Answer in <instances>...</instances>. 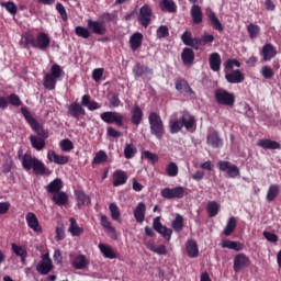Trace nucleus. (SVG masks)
Instances as JSON below:
<instances>
[{
  "instance_id": "27",
  "label": "nucleus",
  "mask_w": 281,
  "mask_h": 281,
  "mask_svg": "<svg viewBox=\"0 0 281 281\" xmlns=\"http://www.w3.org/2000/svg\"><path fill=\"white\" fill-rule=\"evenodd\" d=\"M144 42V34L136 32L130 37V47L132 52H137L139 47H142V43Z\"/></svg>"
},
{
  "instance_id": "56",
  "label": "nucleus",
  "mask_w": 281,
  "mask_h": 281,
  "mask_svg": "<svg viewBox=\"0 0 281 281\" xmlns=\"http://www.w3.org/2000/svg\"><path fill=\"white\" fill-rule=\"evenodd\" d=\"M262 78H265L266 80H271V78H273V76H276V72H273V68L269 67V66H263L261 68L260 71Z\"/></svg>"
},
{
  "instance_id": "36",
  "label": "nucleus",
  "mask_w": 281,
  "mask_h": 281,
  "mask_svg": "<svg viewBox=\"0 0 281 281\" xmlns=\"http://www.w3.org/2000/svg\"><path fill=\"white\" fill-rule=\"evenodd\" d=\"M71 265L75 269H86V267H89V260L85 255H78L72 259Z\"/></svg>"
},
{
  "instance_id": "19",
  "label": "nucleus",
  "mask_w": 281,
  "mask_h": 281,
  "mask_svg": "<svg viewBox=\"0 0 281 281\" xmlns=\"http://www.w3.org/2000/svg\"><path fill=\"white\" fill-rule=\"evenodd\" d=\"M68 115L75 120H80L81 115H87V111L78 102H71L68 105Z\"/></svg>"
},
{
  "instance_id": "16",
  "label": "nucleus",
  "mask_w": 281,
  "mask_h": 281,
  "mask_svg": "<svg viewBox=\"0 0 281 281\" xmlns=\"http://www.w3.org/2000/svg\"><path fill=\"white\" fill-rule=\"evenodd\" d=\"M100 221L104 232L110 234V238H112V240H117V229H115L111 221H109V217L106 215H101Z\"/></svg>"
},
{
  "instance_id": "64",
  "label": "nucleus",
  "mask_w": 281,
  "mask_h": 281,
  "mask_svg": "<svg viewBox=\"0 0 281 281\" xmlns=\"http://www.w3.org/2000/svg\"><path fill=\"white\" fill-rule=\"evenodd\" d=\"M102 76H104V68H95L92 71V79L94 82H100L102 80Z\"/></svg>"
},
{
  "instance_id": "33",
  "label": "nucleus",
  "mask_w": 281,
  "mask_h": 281,
  "mask_svg": "<svg viewBox=\"0 0 281 281\" xmlns=\"http://www.w3.org/2000/svg\"><path fill=\"white\" fill-rule=\"evenodd\" d=\"M186 251L189 258H199V244L194 239H189L186 244Z\"/></svg>"
},
{
  "instance_id": "23",
  "label": "nucleus",
  "mask_w": 281,
  "mask_h": 281,
  "mask_svg": "<svg viewBox=\"0 0 281 281\" xmlns=\"http://www.w3.org/2000/svg\"><path fill=\"white\" fill-rule=\"evenodd\" d=\"M47 159L50 164H56L57 166H65V164L69 162V158L67 156H60L54 150H48Z\"/></svg>"
},
{
  "instance_id": "55",
  "label": "nucleus",
  "mask_w": 281,
  "mask_h": 281,
  "mask_svg": "<svg viewBox=\"0 0 281 281\" xmlns=\"http://www.w3.org/2000/svg\"><path fill=\"white\" fill-rule=\"evenodd\" d=\"M100 19H103V21H105V23H117V13L103 12L100 15Z\"/></svg>"
},
{
  "instance_id": "6",
  "label": "nucleus",
  "mask_w": 281,
  "mask_h": 281,
  "mask_svg": "<svg viewBox=\"0 0 281 281\" xmlns=\"http://www.w3.org/2000/svg\"><path fill=\"white\" fill-rule=\"evenodd\" d=\"M148 122L151 135H155L157 139H161L164 137V121L161 120V116L156 112H150Z\"/></svg>"
},
{
  "instance_id": "34",
  "label": "nucleus",
  "mask_w": 281,
  "mask_h": 281,
  "mask_svg": "<svg viewBox=\"0 0 281 281\" xmlns=\"http://www.w3.org/2000/svg\"><path fill=\"white\" fill-rule=\"evenodd\" d=\"M159 8L162 12H169L170 14H175V12H177V3L172 0H161Z\"/></svg>"
},
{
  "instance_id": "59",
  "label": "nucleus",
  "mask_w": 281,
  "mask_h": 281,
  "mask_svg": "<svg viewBox=\"0 0 281 281\" xmlns=\"http://www.w3.org/2000/svg\"><path fill=\"white\" fill-rule=\"evenodd\" d=\"M1 7L4 8V10H7V12H9L10 14H16L18 12V7L14 2L9 1V2H1Z\"/></svg>"
},
{
  "instance_id": "50",
  "label": "nucleus",
  "mask_w": 281,
  "mask_h": 281,
  "mask_svg": "<svg viewBox=\"0 0 281 281\" xmlns=\"http://www.w3.org/2000/svg\"><path fill=\"white\" fill-rule=\"evenodd\" d=\"M247 32H248L249 38H251V41H254V38H258V36H260V27L254 23H250L247 26Z\"/></svg>"
},
{
  "instance_id": "26",
  "label": "nucleus",
  "mask_w": 281,
  "mask_h": 281,
  "mask_svg": "<svg viewBox=\"0 0 281 281\" xmlns=\"http://www.w3.org/2000/svg\"><path fill=\"white\" fill-rule=\"evenodd\" d=\"M222 249H233L234 251H243L245 244L229 239H223L221 244Z\"/></svg>"
},
{
  "instance_id": "63",
  "label": "nucleus",
  "mask_w": 281,
  "mask_h": 281,
  "mask_svg": "<svg viewBox=\"0 0 281 281\" xmlns=\"http://www.w3.org/2000/svg\"><path fill=\"white\" fill-rule=\"evenodd\" d=\"M143 157L151 161V164H157V161H159V156H157V154H153L150 150L143 151Z\"/></svg>"
},
{
  "instance_id": "24",
  "label": "nucleus",
  "mask_w": 281,
  "mask_h": 281,
  "mask_svg": "<svg viewBox=\"0 0 281 281\" xmlns=\"http://www.w3.org/2000/svg\"><path fill=\"white\" fill-rule=\"evenodd\" d=\"M190 14L194 25H201L203 23V9L199 4L191 7Z\"/></svg>"
},
{
  "instance_id": "11",
  "label": "nucleus",
  "mask_w": 281,
  "mask_h": 281,
  "mask_svg": "<svg viewBox=\"0 0 281 281\" xmlns=\"http://www.w3.org/2000/svg\"><path fill=\"white\" fill-rule=\"evenodd\" d=\"M153 19H155V15H153V8L148 4H144L139 9L138 22L143 27H148V25L153 23Z\"/></svg>"
},
{
  "instance_id": "15",
  "label": "nucleus",
  "mask_w": 281,
  "mask_h": 281,
  "mask_svg": "<svg viewBox=\"0 0 281 281\" xmlns=\"http://www.w3.org/2000/svg\"><path fill=\"white\" fill-rule=\"evenodd\" d=\"M249 265H251L249 257H247L245 254H238L234 258L233 269L235 273H240V271H243L245 267H249Z\"/></svg>"
},
{
  "instance_id": "61",
  "label": "nucleus",
  "mask_w": 281,
  "mask_h": 281,
  "mask_svg": "<svg viewBox=\"0 0 281 281\" xmlns=\"http://www.w3.org/2000/svg\"><path fill=\"white\" fill-rule=\"evenodd\" d=\"M60 148L64 153H69L74 150V143L69 138H66L60 142Z\"/></svg>"
},
{
  "instance_id": "28",
  "label": "nucleus",
  "mask_w": 281,
  "mask_h": 281,
  "mask_svg": "<svg viewBox=\"0 0 281 281\" xmlns=\"http://www.w3.org/2000/svg\"><path fill=\"white\" fill-rule=\"evenodd\" d=\"M223 60L221 59V54L212 53L209 58L210 68L212 71H221V65Z\"/></svg>"
},
{
  "instance_id": "17",
  "label": "nucleus",
  "mask_w": 281,
  "mask_h": 281,
  "mask_svg": "<svg viewBox=\"0 0 281 281\" xmlns=\"http://www.w3.org/2000/svg\"><path fill=\"white\" fill-rule=\"evenodd\" d=\"M131 122L134 126H139L144 120V110L139 106V104H134L131 111Z\"/></svg>"
},
{
  "instance_id": "58",
  "label": "nucleus",
  "mask_w": 281,
  "mask_h": 281,
  "mask_svg": "<svg viewBox=\"0 0 281 281\" xmlns=\"http://www.w3.org/2000/svg\"><path fill=\"white\" fill-rule=\"evenodd\" d=\"M63 74H65V71L63 70L60 65L54 64L50 67V74L49 75L53 76V78H56L58 80V78H60V76H63Z\"/></svg>"
},
{
  "instance_id": "62",
  "label": "nucleus",
  "mask_w": 281,
  "mask_h": 281,
  "mask_svg": "<svg viewBox=\"0 0 281 281\" xmlns=\"http://www.w3.org/2000/svg\"><path fill=\"white\" fill-rule=\"evenodd\" d=\"M9 104H12V106H21L23 102H21V98H19V94L12 93L8 97Z\"/></svg>"
},
{
  "instance_id": "7",
  "label": "nucleus",
  "mask_w": 281,
  "mask_h": 281,
  "mask_svg": "<svg viewBox=\"0 0 281 281\" xmlns=\"http://www.w3.org/2000/svg\"><path fill=\"white\" fill-rule=\"evenodd\" d=\"M215 102L222 106H234L236 104V95L225 89H217L214 92Z\"/></svg>"
},
{
  "instance_id": "53",
  "label": "nucleus",
  "mask_w": 281,
  "mask_h": 281,
  "mask_svg": "<svg viewBox=\"0 0 281 281\" xmlns=\"http://www.w3.org/2000/svg\"><path fill=\"white\" fill-rule=\"evenodd\" d=\"M166 172L168 177H177V175H179V166H177V162H169L166 167Z\"/></svg>"
},
{
  "instance_id": "8",
  "label": "nucleus",
  "mask_w": 281,
  "mask_h": 281,
  "mask_svg": "<svg viewBox=\"0 0 281 281\" xmlns=\"http://www.w3.org/2000/svg\"><path fill=\"white\" fill-rule=\"evenodd\" d=\"M188 192V188L186 187H175V188H165L161 190L160 194L162 199H168L172 201V199H183Z\"/></svg>"
},
{
  "instance_id": "31",
  "label": "nucleus",
  "mask_w": 281,
  "mask_h": 281,
  "mask_svg": "<svg viewBox=\"0 0 281 281\" xmlns=\"http://www.w3.org/2000/svg\"><path fill=\"white\" fill-rule=\"evenodd\" d=\"M257 146L265 148L266 150H279L281 148L280 143L271 139H259Z\"/></svg>"
},
{
  "instance_id": "57",
  "label": "nucleus",
  "mask_w": 281,
  "mask_h": 281,
  "mask_svg": "<svg viewBox=\"0 0 281 281\" xmlns=\"http://www.w3.org/2000/svg\"><path fill=\"white\" fill-rule=\"evenodd\" d=\"M108 159L109 155H106V151L99 150L93 158V164H104Z\"/></svg>"
},
{
  "instance_id": "38",
  "label": "nucleus",
  "mask_w": 281,
  "mask_h": 281,
  "mask_svg": "<svg viewBox=\"0 0 281 281\" xmlns=\"http://www.w3.org/2000/svg\"><path fill=\"white\" fill-rule=\"evenodd\" d=\"M52 201L55 203V205H67L68 201H69V195H67V193L59 191L57 193H54Z\"/></svg>"
},
{
  "instance_id": "41",
  "label": "nucleus",
  "mask_w": 281,
  "mask_h": 281,
  "mask_svg": "<svg viewBox=\"0 0 281 281\" xmlns=\"http://www.w3.org/2000/svg\"><path fill=\"white\" fill-rule=\"evenodd\" d=\"M46 190H47V192H49V194H56V193L60 192V190H63V180H60L59 178L53 180L46 187Z\"/></svg>"
},
{
  "instance_id": "46",
  "label": "nucleus",
  "mask_w": 281,
  "mask_h": 281,
  "mask_svg": "<svg viewBox=\"0 0 281 281\" xmlns=\"http://www.w3.org/2000/svg\"><path fill=\"white\" fill-rule=\"evenodd\" d=\"M137 155V147L133 143H126L124 146L125 159H133Z\"/></svg>"
},
{
  "instance_id": "10",
  "label": "nucleus",
  "mask_w": 281,
  "mask_h": 281,
  "mask_svg": "<svg viewBox=\"0 0 281 281\" xmlns=\"http://www.w3.org/2000/svg\"><path fill=\"white\" fill-rule=\"evenodd\" d=\"M217 168L221 172H226L231 179H236V177H240V169L238 166L233 165L227 160H220L217 162Z\"/></svg>"
},
{
  "instance_id": "22",
  "label": "nucleus",
  "mask_w": 281,
  "mask_h": 281,
  "mask_svg": "<svg viewBox=\"0 0 281 281\" xmlns=\"http://www.w3.org/2000/svg\"><path fill=\"white\" fill-rule=\"evenodd\" d=\"M260 54L263 57L265 63H268V60H271L272 58H276V56H278V49L276 48V46H273V44L268 43L263 45Z\"/></svg>"
},
{
  "instance_id": "49",
  "label": "nucleus",
  "mask_w": 281,
  "mask_h": 281,
  "mask_svg": "<svg viewBox=\"0 0 281 281\" xmlns=\"http://www.w3.org/2000/svg\"><path fill=\"white\" fill-rule=\"evenodd\" d=\"M218 210H220L218 202L216 201L209 202L206 206V211L210 218H214V216L218 214Z\"/></svg>"
},
{
  "instance_id": "52",
  "label": "nucleus",
  "mask_w": 281,
  "mask_h": 281,
  "mask_svg": "<svg viewBox=\"0 0 281 281\" xmlns=\"http://www.w3.org/2000/svg\"><path fill=\"white\" fill-rule=\"evenodd\" d=\"M172 229L175 232H182L183 231V216L180 214L176 215V218L171 222Z\"/></svg>"
},
{
  "instance_id": "39",
  "label": "nucleus",
  "mask_w": 281,
  "mask_h": 281,
  "mask_svg": "<svg viewBox=\"0 0 281 281\" xmlns=\"http://www.w3.org/2000/svg\"><path fill=\"white\" fill-rule=\"evenodd\" d=\"M278 194H280V186L279 184H271L268 188L267 195H266V201H268V203H273V200L278 199Z\"/></svg>"
},
{
  "instance_id": "42",
  "label": "nucleus",
  "mask_w": 281,
  "mask_h": 281,
  "mask_svg": "<svg viewBox=\"0 0 281 281\" xmlns=\"http://www.w3.org/2000/svg\"><path fill=\"white\" fill-rule=\"evenodd\" d=\"M69 223L70 226L68 228V232L71 234V236H81L85 229L78 226V222H76V218L70 217Z\"/></svg>"
},
{
  "instance_id": "60",
  "label": "nucleus",
  "mask_w": 281,
  "mask_h": 281,
  "mask_svg": "<svg viewBox=\"0 0 281 281\" xmlns=\"http://www.w3.org/2000/svg\"><path fill=\"white\" fill-rule=\"evenodd\" d=\"M11 249L19 258L22 256H27V250L23 246L11 244Z\"/></svg>"
},
{
  "instance_id": "4",
  "label": "nucleus",
  "mask_w": 281,
  "mask_h": 281,
  "mask_svg": "<svg viewBox=\"0 0 281 281\" xmlns=\"http://www.w3.org/2000/svg\"><path fill=\"white\" fill-rule=\"evenodd\" d=\"M194 124H196V120L190 112H182V115L180 116L179 120H176L171 123L170 125V133L171 135H176V133H179L181 128H184L187 131H192L194 128Z\"/></svg>"
},
{
  "instance_id": "37",
  "label": "nucleus",
  "mask_w": 281,
  "mask_h": 281,
  "mask_svg": "<svg viewBox=\"0 0 281 281\" xmlns=\"http://www.w3.org/2000/svg\"><path fill=\"white\" fill-rule=\"evenodd\" d=\"M29 139L31 142L32 148H34L35 150H40L41 151L46 146L45 138H43V137L31 135L29 137Z\"/></svg>"
},
{
  "instance_id": "13",
  "label": "nucleus",
  "mask_w": 281,
  "mask_h": 281,
  "mask_svg": "<svg viewBox=\"0 0 281 281\" xmlns=\"http://www.w3.org/2000/svg\"><path fill=\"white\" fill-rule=\"evenodd\" d=\"M54 270V263L52 262V258H49V254L42 255L41 262L36 266V271L41 273V276H47Z\"/></svg>"
},
{
  "instance_id": "48",
  "label": "nucleus",
  "mask_w": 281,
  "mask_h": 281,
  "mask_svg": "<svg viewBox=\"0 0 281 281\" xmlns=\"http://www.w3.org/2000/svg\"><path fill=\"white\" fill-rule=\"evenodd\" d=\"M110 108L117 109L122 104V101L120 100V92H113L108 97Z\"/></svg>"
},
{
  "instance_id": "45",
  "label": "nucleus",
  "mask_w": 281,
  "mask_h": 281,
  "mask_svg": "<svg viewBox=\"0 0 281 281\" xmlns=\"http://www.w3.org/2000/svg\"><path fill=\"white\" fill-rule=\"evenodd\" d=\"M236 217L232 216L228 218L227 224L223 231L224 236H232V234H234V232L236 231Z\"/></svg>"
},
{
  "instance_id": "12",
  "label": "nucleus",
  "mask_w": 281,
  "mask_h": 281,
  "mask_svg": "<svg viewBox=\"0 0 281 281\" xmlns=\"http://www.w3.org/2000/svg\"><path fill=\"white\" fill-rule=\"evenodd\" d=\"M135 79L137 78H148L150 80L153 76L155 75V71L153 68L142 64V63H136L135 66L132 69Z\"/></svg>"
},
{
  "instance_id": "30",
  "label": "nucleus",
  "mask_w": 281,
  "mask_h": 281,
  "mask_svg": "<svg viewBox=\"0 0 281 281\" xmlns=\"http://www.w3.org/2000/svg\"><path fill=\"white\" fill-rule=\"evenodd\" d=\"M206 142L212 148H221L223 146V139L218 136V132L213 131L207 135Z\"/></svg>"
},
{
  "instance_id": "9",
  "label": "nucleus",
  "mask_w": 281,
  "mask_h": 281,
  "mask_svg": "<svg viewBox=\"0 0 281 281\" xmlns=\"http://www.w3.org/2000/svg\"><path fill=\"white\" fill-rule=\"evenodd\" d=\"M100 117L102 122H105V124H115L119 128L124 126V116L117 112H103L101 113Z\"/></svg>"
},
{
  "instance_id": "40",
  "label": "nucleus",
  "mask_w": 281,
  "mask_h": 281,
  "mask_svg": "<svg viewBox=\"0 0 281 281\" xmlns=\"http://www.w3.org/2000/svg\"><path fill=\"white\" fill-rule=\"evenodd\" d=\"M207 21H210L211 25H213V27L217 32H223V24L221 23V20H218V16H216V13H214V11H210L207 13Z\"/></svg>"
},
{
  "instance_id": "43",
  "label": "nucleus",
  "mask_w": 281,
  "mask_h": 281,
  "mask_svg": "<svg viewBox=\"0 0 281 281\" xmlns=\"http://www.w3.org/2000/svg\"><path fill=\"white\" fill-rule=\"evenodd\" d=\"M56 82H58V79L53 77L50 74H46L44 76V89H48V91H54V89H56Z\"/></svg>"
},
{
  "instance_id": "3",
  "label": "nucleus",
  "mask_w": 281,
  "mask_h": 281,
  "mask_svg": "<svg viewBox=\"0 0 281 281\" xmlns=\"http://www.w3.org/2000/svg\"><path fill=\"white\" fill-rule=\"evenodd\" d=\"M22 168L24 170H33L34 175L40 177H45V175L49 176L52 172L47 167H45V164L41 161L36 157H32L30 154H24L22 158Z\"/></svg>"
},
{
  "instance_id": "47",
  "label": "nucleus",
  "mask_w": 281,
  "mask_h": 281,
  "mask_svg": "<svg viewBox=\"0 0 281 281\" xmlns=\"http://www.w3.org/2000/svg\"><path fill=\"white\" fill-rule=\"evenodd\" d=\"M109 210H110V216L112 218V221H116L117 223H122V213H120V207H117V204L115 203H111L109 205Z\"/></svg>"
},
{
  "instance_id": "54",
  "label": "nucleus",
  "mask_w": 281,
  "mask_h": 281,
  "mask_svg": "<svg viewBox=\"0 0 281 281\" xmlns=\"http://www.w3.org/2000/svg\"><path fill=\"white\" fill-rule=\"evenodd\" d=\"M156 36L159 40L168 38V36H170V30L167 25H160L156 31Z\"/></svg>"
},
{
  "instance_id": "21",
  "label": "nucleus",
  "mask_w": 281,
  "mask_h": 281,
  "mask_svg": "<svg viewBox=\"0 0 281 281\" xmlns=\"http://www.w3.org/2000/svg\"><path fill=\"white\" fill-rule=\"evenodd\" d=\"M175 87L179 91V93H186V95H194V90H192V87H190V83H188V80L183 78L176 79Z\"/></svg>"
},
{
  "instance_id": "32",
  "label": "nucleus",
  "mask_w": 281,
  "mask_h": 281,
  "mask_svg": "<svg viewBox=\"0 0 281 281\" xmlns=\"http://www.w3.org/2000/svg\"><path fill=\"white\" fill-rule=\"evenodd\" d=\"M181 60L183 65L190 66L194 64V50L190 47H186L181 53Z\"/></svg>"
},
{
  "instance_id": "14",
  "label": "nucleus",
  "mask_w": 281,
  "mask_h": 281,
  "mask_svg": "<svg viewBox=\"0 0 281 281\" xmlns=\"http://www.w3.org/2000/svg\"><path fill=\"white\" fill-rule=\"evenodd\" d=\"M50 45L52 38H49V34L45 32L37 33L35 37V49H40L41 52H47Z\"/></svg>"
},
{
  "instance_id": "5",
  "label": "nucleus",
  "mask_w": 281,
  "mask_h": 281,
  "mask_svg": "<svg viewBox=\"0 0 281 281\" xmlns=\"http://www.w3.org/2000/svg\"><path fill=\"white\" fill-rule=\"evenodd\" d=\"M21 113L24 117V120L27 122V124L31 126L32 131H34L40 137H44V139H47L49 135L47 134V131L41 126V123L32 116V113L27 108H21Z\"/></svg>"
},
{
  "instance_id": "25",
  "label": "nucleus",
  "mask_w": 281,
  "mask_h": 281,
  "mask_svg": "<svg viewBox=\"0 0 281 281\" xmlns=\"http://www.w3.org/2000/svg\"><path fill=\"white\" fill-rule=\"evenodd\" d=\"M128 181V175L125 171L120 169L113 172V186L114 188H119V186H124Z\"/></svg>"
},
{
  "instance_id": "18",
  "label": "nucleus",
  "mask_w": 281,
  "mask_h": 281,
  "mask_svg": "<svg viewBox=\"0 0 281 281\" xmlns=\"http://www.w3.org/2000/svg\"><path fill=\"white\" fill-rule=\"evenodd\" d=\"M225 80L229 82V85H240V82H245V75L240 69H236L231 72H225Z\"/></svg>"
},
{
  "instance_id": "29",
  "label": "nucleus",
  "mask_w": 281,
  "mask_h": 281,
  "mask_svg": "<svg viewBox=\"0 0 281 281\" xmlns=\"http://www.w3.org/2000/svg\"><path fill=\"white\" fill-rule=\"evenodd\" d=\"M99 249L103 258H109V260H115V258H117V252H115V250H113V247L109 245L100 243Z\"/></svg>"
},
{
  "instance_id": "2",
  "label": "nucleus",
  "mask_w": 281,
  "mask_h": 281,
  "mask_svg": "<svg viewBox=\"0 0 281 281\" xmlns=\"http://www.w3.org/2000/svg\"><path fill=\"white\" fill-rule=\"evenodd\" d=\"M181 41L187 47L199 50L201 47H205V45L211 46L214 43V35L205 33L201 37H192V32L186 31L181 35Z\"/></svg>"
},
{
  "instance_id": "51",
  "label": "nucleus",
  "mask_w": 281,
  "mask_h": 281,
  "mask_svg": "<svg viewBox=\"0 0 281 281\" xmlns=\"http://www.w3.org/2000/svg\"><path fill=\"white\" fill-rule=\"evenodd\" d=\"M77 203L78 207H82V205H90L91 204V198L87 195L85 192H79L77 194Z\"/></svg>"
},
{
  "instance_id": "35",
  "label": "nucleus",
  "mask_w": 281,
  "mask_h": 281,
  "mask_svg": "<svg viewBox=\"0 0 281 281\" xmlns=\"http://www.w3.org/2000/svg\"><path fill=\"white\" fill-rule=\"evenodd\" d=\"M134 217L138 223H142L146 218V204L140 202L137 204L136 209L134 210Z\"/></svg>"
},
{
  "instance_id": "44",
  "label": "nucleus",
  "mask_w": 281,
  "mask_h": 281,
  "mask_svg": "<svg viewBox=\"0 0 281 281\" xmlns=\"http://www.w3.org/2000/svg\"><path fill=\"white\" fill-rule=\"evenodd\" d=\"M22 43L25 49H30L31 47H34V49L36 48V38L32 33H25L22 36Z\"/></svg>"
},
{
  "instance_id": "20",
  "label": "nucleus",
  "mask_w": 281,
  "mask_h": 281,
  "mask_svg": "<svg viewBox=\"0 0 281 281\" xmlns=\"http://www.w3.org/2000/svg\"><path fill=\"white\" fill-rule=\"evenodd\" d=\"M26 225L30 227V229H33V232H36L37 234L43 233V227L41 226V223L38 222V217H36V214L33 212H30L26 214Z\"/></svg>"
},
{
  "instance_id": "1",
  "label": "nucleus",
  "mask_w": 281,
  "mask_h": 281,
  "mask_svg": "<svg viewBox=\"0 0 281 281\" xmlns=\"http://www.w3.org/2000/svg\"><path fill=\"white\" fill-rule=\"evenodd\" d=\"M108 27L106 23L102 21L95 20H87V27L85 26H76L75 34L79 38H91V33L95 34L97 36H104L106 34Z\"/></svg>"
}]
</instances>
